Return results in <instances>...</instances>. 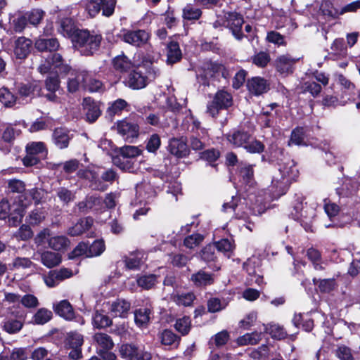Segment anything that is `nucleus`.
Instances as JSON below:
<instances>
[{
  "mask_svg": "<svg viewBox=\"0 0 360 360\" xmlns=\"http://www.w3.org/2000/svg\"><path fill=\"white\" fill-rule=\"evenodd\" d=\"M101 200L95 196L87 197L85 200L79 202L78 207L82 212H87L89 210L95 209L101 204Z\"/></svg>",
  "mask_w": 360,
  "mask_h": 360,
  "instance_id": "nucleus-38",
  "label": "nucleus"
},
{
  "mask_svg": "<svg viewBox=\"0 0 360 360\" xmlns=\"http://www.w3.org/2000/svg\"><path fill=\"white\" fill-rule=\"evenodd\" d=\"M262 339V333L254 332L251 333H246L237 339V343L239 345H256Z\"/></svg>",
  "mask_w": 360,
  "mask_h": 360,
  "instance_id": "nucleus-35",
  "label": "nucleus"
},
{
  "mask_svg": "<svg viewBox=\"0 0 360 360\" xmlns=\"http://www.w3.org/2000/svg\"><path fill=\"white\" fill-rule=\"evenodd\" d=\"M174 327L176 330L183 335L188 334L191 329V320L189 317L184 316L178 319Z\"/></svg>",
  "mask_w": 360,
  "mask_h": 360,
  "instance_id": "nucleus-45",
  "label": "nucleus"
},
{
  "mask_svg": "<svg viewBox=\"0 0 360 360\" xmlns=\"http://www.w3.org/2000/svg\"><path fill=\"white\" fill-rule=\"evenodd\" d=\"M191 281L195 286L203 287L211 285L214 281V278L212 274L200 270L191 275Z\"/></svg>",
  "mask_w": 360,
  "mask_h": 360,
  "instance_id": "nucleus-23",
  "label": "nucleus"
},
{
  "mask_svg": "<svg viewBox=\"0 0 360 360\" xmlns=\"http://www.w3.org/2000/svg\"><path fill=\"white\" fill-rule=\"evenodd\" d=\"M201 15V10L191 4L186 6L183 9V18L186 20H198Z\"/></svg>",
  "mask_w": 360,
  "mask_h": 360,
  "instance_id": "nucleus-43",
  "label": "nucleus"
},
{
  "mask_svg": "<svg viewBox=\"0 0 360 360\" xmlns=\"http://www.w3.org/2000/svg\"><path fill=\"white\" fill-rule=\"evenodd\" d=\"M58 31L64 37H70L75 36L78 30H75L73 21L70 18H67L61 20Z\"/></svg>",
  "mask_w": 360,
  "mask_h": 360,
  "instance_id": "nucleus-34",
  "label": "nucleus"
},
{
  "mask_svg": "<svg viewBox=\"0 0 360 360\" xmlns=\"http://www.w3.org/2000/svg\"><path fill=\"white\" fill-rule=\"evenodd\" d=\"M0 101L6 107H12L16 103V98L7 88H1Z\"/></svg>",
  "mask_w": 360,
  "mask_h": 360,
  "instance_id": "nucleus-42",
  "label": "nucleus"
},
{
  "mask_svg": "<svg viewBox=\"0 0 360 360\" xmlns=\"http://www.w3.org/2000/svg\"><path fill=\"white\" fill-rule=\"evenodd\" d=\"M142 150L137 146H125L120 149V155L126 158H134L140 155Z\"/></svg>",
  "mask_w": 360,
  "mask_h": 360,
  "instance_id": "nucleus-46",
  "label": "nucleus"
},
{
  "mask_svg": "<svg viewBox=\"0 0 360 360\" xmlns=\"http://www.w3.org/2000/svg\"><path fill=\"white\" fill-rule=\"evenodd\" d=\"M53 316L52 311L46 308H40L33 315L32 323L37 325H44L49 322Z\"/></svg>",
  "mask_w": 360,
  "mask_h": 360,
  "instance_id": "nucleus-32",
  "label": "nucleus"
},
{
  "mask_svg": "<svg viewBox=\"0 0 360 360\" xmlns=\"http://www.w3.org/2000/svg\"><path fill=\"white\" fill-rule=\"evenodd\" d=\"M68 341L71 348L80 347L83 344V336L76 332H70L68 334Z\"/></svg>",
  "mask_w": 360,
  "mask_h": 360,
  "instance_id": "nucleus-61",
  "label": "nucleus"
},
{
  "mask_svg": "<svg viewBox=\"0 0 360 360\" xmlns=\"http://www.w3.org/2000/svg\"><path fill=\"white\" fill-rule=\"evenodd\" d=\"M78 176L86 179H88L91 184V186L94 189L104 191L106 189L107 186L102 184L98 177V173L94 169L79 170L77 173Z\"/></svg>",
  "mask_w": 360,
  "mask_h": 360,
  "instance_id": "nucleus-18",
  "label": "nucleus"
},
{
  "mask_svg": "<svg viewBox=\"0 0 360 360\" xmlns=\"http://www.w3.org/2000/svg\"><path fill=\"white\" fill-rule=\"evenodd\" d=\"M233 103L232 96L227 91H218L213 101L207 105V112L215 117L221 109H226Z\"/></svg>",
  "mask_w": 360,
  "mask_h": 360,
  "instance_id": "nucleus-5",
  "label": "nucleus"
},
{
  "mask_svg": "<svg viewBox=\"0 0 360 360\" xmlns=\"http://www.w3.org/2000/svg\"><path fill=\"white\" fill-rule=\"evenodd\" d=\"M150 310L149 309H139L134 313V319L137 325L141 326L146 325L150 320Z\"/></svg>",
  "mask_w": 360,
  "mask_h": 360,
  "instance_id": "nucleus-41",
  "label": "nucleus"
},
{
  "mask_svg": "<svg viewBox=\"0 0 360 360\" xmlns=\"http://www.w3.org/2000/svg\"><path fill=\"white\" fill-rule=\"evenodd\" d=\"M62 60V56L59 53H54L52 56L51 64L54 69L58 68L60 72H68L70 68L68 65H63Z\"/></svg>",
  "mask_w": 360,
  "mask_h": 360,
  "instance_id": "nucleus-54",
  "label": "nucleus"
},
{
  "mask_svg": "<svg viewBox=\"0 0 360 360\" xmlns=\"http://www.w3.org/2000/svg\"><path fill=\"white\" fill-rule=\"evenodd\" d=\"M131 304L124 300H117L111 304L110 311L114 316L124 318L128 314Z\"/></svg>",
  "mask_w": 360,
  "mask_h": 360,
  "instance_id": "nucleus-21",
  "label": "nucleus"
},
{
  "mask_svg": "<svg viewBox=\"0 0 360 360\" xmlns=\"http://www.w3.org/2000/svg\"><path fill=\"white\" fill-rule=\"evenodd\" d=\"M120 353L121 356L127 360L151 359L150 353L145 351L144 348L131 344L122 345L120 348Z\"/></svg>",
  "mask_w": 360,
  "mask_h": 360,
  "instance_id": "nucleus-6",
  "label": "nucleus"
},
{
  "mask_svg": "<svg viewBox=\"0 0 360 360\" xmlns=\"http://www.w3.org/2000/svg\"><path fill=\"white\" fill-rule=\"evenodd\" d=\"M302 89L303 92H308L314 97L318 96L321 91V86L313 81H308L304 82L302 84Z\"/></svg>",
  "mask_w": 360,
  "mask_h": 360,
  "instance_id": "nucleus-48",
  "label": "nucleus"
},
{
  "mask_svg": "<svg viewBox=\"0 0 360 360\" xmlns=\"http://www.w3.org/2000/svg\"><path fill=\"white\" fill-rule=\"evenodd\" d=\"M320 11L323 15L331 19L337 18L340 15L345 14L342 8L337 9L329 0L322 1L320 6Z\"/></svg>",
  "mask_w": 360,
  "mask_h": 360,
  "instance_id": "nucleus-24",
  "label": "nucleus"
},
{
  "mask_svg": "<svg viewBox=\"0 0 360 360\" xmlns=\"http://www.w3.org/2000/svg\"><path fill=\"white\" fill-rule=\"evenodd\" d=\"M203 236L199 233H195L186 237L184 239V245L190 249L198 246L203 240Z\"/></svg>",
  "mask_w": 360,
  "mask_h": 360,
  "instance_id": "nucleus-59",
  "label": "nucleus"
},
{
  "mask_svg": "<svg viewBox=\"0 0 360 360\" xmlns=\"http://www.w3.org/2000/svg\"><path fill=\"white\" fill-rule=\"evenodd\" d=\"M92 324L96 328H103L110 326L112 321L106 314L96 311L92 316Z\"/></svg>",
  "mask_w": 360,
  "mask_h": 360,
  "instance_id": "nucleus-33",
  "label": "nucleus"
},
{
  "mask_svg": "<svg viewBox=\"0 0 360 360\" xmlns=\"http://www.w3.org/2000/svg\"><path fill=\"white\" fill-rule=\"evenodd\" d=\"M68 73L70 75L68 81V89L70 92L77 91L82 85L84 86L87 78V73L86 72H77L70 69Z\"/></svg>",
  "mask_w": 360,
  "mask_h": 360,
  "instance_id": "nucleus-12",
  "label": "nucleus"
},
{
  "mask_svg": "<svg viewBox=\"0 0 360 360\" xmlns=\"http://www.w3.org/2000/svg\"><path fill=\"white\" fill-rule=\"evenodd\" d=\"M161 342L165 345H175L179 341V338L171 330H165L161 334Z\"/></svg>",
  "mask_w": 360,
  "mask_h": 360,
  "instance_id": "nucleus-53",
  "label": "nucleus"
},
{
  "mask_svg": "<svg viewBox=\"0 0 360 360\" xmlns=\"http://www.w3.org/2000/svg\"><path fill=\"white\" fill-rule=\"evenodd\" d=\"M336 356L340 360H354L350 349L345 345H340L336 349Z\"/></svg>",
  "mask_w": 360,
  "mask_h": 360,
  "instance_id": "nucleus-64",
  "label": "nucleus"
},
{
  "mask_svg": "<svg viewBox=\"0 0 360 360\" xmlns=\"http://www.w3.org/2000/svg\"><path fill=\"white\" fill-rule=\"evenodd\" d=\"M20 302L26 308H36L39 304L37 297L32 294H27L22 297Z\"/></svg>",
  "mask_w": 360,
  "mask_h": 360,
  "instance_id": "nucleus-60",
  "label": "nucleus"
},
{
  "mask_svg": "<svg viewBox=\"0 0 360 360\" xmlns=\"http://www.w3.org/2000/svg\"><path fill=\"white\" fill-rule=\"evenodd\" d=\"M195 296L192 292L185 294L176 295L174 296V301L179 305L190 306Z\"/></svg>",
  "mask_w": 360,
  "mask_h": 360,
  "instance_id": "nucleus-51",
  "label": "nucleus"
},
{
  "mask_svg": "<svg viewBox=\"0 0 360 360\" xmlns=\"http://www.w3.org/2000/svg\"><path fill=\"white\" fill-rule=\"evenodd\" d=\"M137 285L143 290L153 288L157 283V276L154 274L143 275L136 279Z\"/></svg>",
  "mask_w": 360,
  "mask_h": 360,
  "instance_id": "nucleus-36",
  "label": "nucleus"
},
{
  "mask_svg": "<svg viewBox=\"0 0 360 360\" xmlns=\"http://www.w3.org/2000/svg\"><path fill=\"white\" fill-rule=\"evenodd\" d=\"M27 204L22 202L21 205H11L8 200H2L0 202V219H4L10 214L9 223L15 226L21 222Z\"/></svg>",
  "mask_w": 360,
  "mask_h": 360,
  "instance_id": "nucleus-4",
  "label": "nucleus"
},
{
  "mask_svg": "<svg viewBox=\"0 0 360 360\" xmlns=\"http://www.w3.org/2000/svg\"><path fill=\"white\" fill-rule=\"evenodd\" d=\"M243 22V18L240 15L236 13H229L224 16H218V19L214 23V27L224 26L229 27L233 35L237 39H240L243 37L241 27Z\"/></svg>",
  "mask_w": 360,
  "mask_h": 360,
  "instance_id": "nucleus-3",
  "label": "nucleus"
},
{
  "mask_svg": "<svg viewBox=\"0 0 360 360\" xmlns=\"http://www.w3.org/2000/svg\"><path fill=\"white\" fill-rule=\"evenodd\" d=\"M299 171L294 160L285 158L278 163V172L274 174L271 187L276 196L283 195L290 184L298 176Z\"/></svg>",
  "mask_w": 360,
  "mask_h": 360,
  "instance_id": "nucleus-1",
  "label": "nucleus"
},
{
  "mask_svg": "<svg viewBox=\"0 0 360 360\" xmlns=\"http://www.w3.org/2000/svg\"><path fill=\"white\" fill-rule=\"evenodd\" d=\"M117 130L126 141L137 138L139 132L138 124L127 120H123L117 122Z\"/></svg>",
  "mask_w": 360,
  "mask_h": 360,
  "instance_id": "nucleus-8",
  "label": "nucleus"
},
{
  "mask_svg": "<svg viewBox=\"0 0 360 360\" xmlns=\"http://www.w3.org/2000/svg\"><path fill=\"white\" fill-rule=\"evenodd\" d=\"M71 137L69 131L64 128L56 129L53 134V139L55 145L60 148H67Z\"/></svg>",
  "mask_w": 360,
  "mask_h": 360,
  "instance_id": "nucleus-20",
  "label": "nucleus"
},
{
  "mask_svg": "<svg viewBox=\"0 0 360 360\" xmlns=\"http://www.w3.org/2000/svg\"><path fill=\"white\" fill-rule=\"evenodd\" d=\"M127 106V102L124 99H117L112 103L108 108L107 112L110 115L120 113Z\"/></svg>",
  "mask_w": 360,
  "mask_h": 360,
  "instance_id": "nucleus-52",
  "label": "nucleus"
},
{
  "mask_svg": "<svg viewBox=\"0 0 360 360\" xmlns=\"http://www.w3.org/2000/svg\"><path fill=\"white\" fill-rule=\"evenodd\" d=\"M204 77L210 78L214 77L216 74L221 72L224 70L223 65L214 63H207L203 66Z\"/></svg>",
  "mask_w": 360,
  "mask_h": 360,
  "instance_id": "nucleus-44",
  "label": "nucleus"
},
{
  "mask_svg": "<svg viewBox=\"0 0 360 360\" xmlns=\"http://www.w3.org/2000/svg\"><path fill=\"white\" fill-rule=\"evenodd\" d=\"M105 250L104 242L102 240H95L89 247L87 257L100 255Z\"/></svg>",
  "mask_w": 360,
  "mask_h": 360,
  "instance_id": "nucleus-47",
  "label": "nucleus"
},
{
  "mask_svg": "<svg viewBox=\"0 0 360 360\" xmlns=\"http://www.w3.org/2000/svg\"><path fill=\"white\" fill-rule=\"evenodd\" d=\"M167 63L173 64L178 62L181 58V51L179 49L178 42L171 40L167 46Z\"/></svg>",
  "mask_w": 360,
  "mask_h": 360,
  "instance_id": "nucleus-27",
  "label": "nucleus"
},
{
  "mask_svg": "<svg viewBox=\"0 0 360 360\" xmlns=\"http://www.w3.org/2000/svg\"><path fill=\"white\" fill-rule=\"evenodd\" d=\"M169 152L178 158H183L189 155L190 150L186 141L183 139L173 138L169 140L168 145Z\"/></svg>",
  "mask_w": 360,
  "mask_h": 360,
  "instance_id": "nucleus-10",
  "label": "nucleus"
},
{
  "mask_svg": "<svg viewBox=\"0 0 360 360\" xmlns=\"http://www.w3.org/2000/svg\"><path fill=\"white\" fill-rule=\"evenodd\" d=\"M28 154L35 155L39 158H44L46 155V149L42 142H32L26 146Z\"/></svg>",
  "mask_w": 360,
  "mask_h": 360,
  "instance_id": "nucleus-37",
  "label": "nucleus"
},
{
  "mask_svg": "<svg viewBox=\"0 0 360 360\" xmlns=\"http://www.w3.org/2000/svg\"><path fill=\"white\" fill-rule=\"evenodd\" d=\"M41 261L48 268H52L61 262V256L58 253L46 251L41 254Z\"/></svg>",
  "mask_w": 360,
  "mask_h": 360,
  "instance_id": "nucleus-31",
  "label": "nucleus"
},
{
  "mask_svg": "<svg viewBox=\"0 0 360 360\" xmlns=\"http://www.w3.org/2000/svg\"><path fill=\"white\" fill-rule=\"evenodd\" d=\"M338 83L340 85L341 89L344 92L352 94L355 90V85L349 79L342 75H338Z\"/></svg>",
  "mask_w": 360,
  "mask_h": 360,
  "instance_id": "nucleus-49",
  "label": "nucleus"
},
{
  "mask_svg": "<svg viewBox=\"0 0 360 360\" xmlns=\"http://www.w3.org/2000/svg\"><path fill=\"white\" fill-rule=\"evenodd\" d=\"M215 249V245L214 244L208 245L205 247L201 251L202 259L207 262L213 261L216 257Z\"/></svg>",
  "mask_w": 360,
  "mask_h": 360,
  "instance_id": "nucleus-62",
  "label": "nucleus"
},
{
  "mask_svg": "<svg viewBox=\"0 0 360 360\" xmlns=\"http://www.w3.org/2000/svg\"><path fill=\"white\" fill-rule=\"evenodd\" d=\"M149 34L143 30H123L122 39L132 46L139 47L147 43Z\"/></svg>",
  "mask_w": 360,
  "mask_h": 360,
  "instance_id": "nucleus-7",
  "label": "nucleus"
},
{
  "mask_svg": "<svg viewBox=\"0 0 360 360\" xmlns=\"http://www.w3.org/2000/svg\"><path fill=\"white\" fill-rule=\"evenodd\" d=\"M146 255L142 251L130 252L124 257L126 268L131 270H138L146 261Z\"/></svg>",
  "mask_w": 360,
  "mask_h": 360,
  "instance_id": "nucleus-11",
  "label": "nucleus"
},
{
  "mask_svg": "<svg viewBox=\"0 0 360 360\" xmlns=\"http://www.w3.org/2000/svg\"><path fill=\"white\" fill-rule=\"evenodd\" d=\"M53 309L54 311L60 316L63 317L67 320H72L75 318V313L71 304L66 300H61L60 302L54 304ZM76 321L79 322L81 325L85 323V321L82 316H76Z\"/></svg>",
  "mask_w": 360,
  "mask_h": 360,
  "instance_id": "nucleus-9",
  "label": "nucleus"
},
{
  "mask_svg": "<svg viewBox=\"0 0 360 360\" xmlns=\"http://www.w3.org/2000/svg\"><path fill=\"white\" fill-rule=\"evenodd\" d=\"M102 0H90L86 4V10L91 17H94L101 9Z\"/></svg>",
  "mask_w": 360,
  "mask_h": 360,
  "instance_id": "nucleus-63",
  "label": "nucleus"
},
{
  "mask_svg": "<svg viewBox=\"0 0 360 360\" xmlns=\"http://www.w3.org/2000/svg\"><path fill=\"white\" fill-rule=\"evenodd\" d=\"M219 155L220 153L218 150L211 148L202 152L200 154V158L203 160L212 163L215 162L219 158Z\"/></svg>",
  "mask_w": 360,
  "mask_h": 360,
  "instance_id": "nucleus-57",
  "label": "nucleus"
},
{
  "mask_svg": "<svg viewBox=\"0 0 360 360\" xmlns=\"http://www.w3.org/2000/svg\"><path fill=\"white\" fill-rule=\"evenodd\" d=\"M44 16V12L40 9H33L26 15V18L32 25H37Z\"/></svg>",
  "mask_w": 360,
  "mask_h": 360,
  "instance_id": "nucleus-50",
  "label": "nucleus"
},
{
  "mask_svg": "<svg viewBox=\"0 0 360 360\" xmlns=\"http://www.w3.org/2000/svg\"><path fill=\"white\" fill-rule=\"evenodd\" d=\"M45 219L44 211L35 209L31 212L28 217V222L32 225H37Z\"/></svg>",
  "mask_w": 360,
  "mask_h": 360,
  "instance_id": "nucleus-58",
  "label": "nucleus"
},
{
  "mask_svg": "<svg viewBox=\"0 0 360 360\" xmlns=\"http://www.w3.org/2000/svg\"><path fill=\"white\" fill-rule=\"evenodd\" d=\"M207 136L205 129H200V131H197L193 134L189 138V145L193 150H200L205 147V139Z\"/></svg>",
  "mask_w": 360,
  "mask_h": 360,
  "instance_id": "nucleus-28",
  "label": "nucleus"
},
{
  "mask_svg": "<svg viewBox=\"0 0 360 360\" xmlns=\"http://www.w3.org/2000/svg\"><path fill=\"white\" fill-rule=\"evenodd\" d=\"M35 47L40 51H55L59 48V43L55 38H39L35 41Z\"/></svg>",
  "mask_w": 360,
  "mask_h": 360,
  "instance_id": "nucleus-25",
  "label": "nucleus"
},
{
  "mask_svg": "<svg viewBox=\"0 0 360 360\" xmlns=\"http://www.w3.org/2000/svg\"><path fill=\"white\" fill-rule=\"evenodd\" d=\"M227 305V303L224 300L221 301L218 298H211L208 300L207 307L210 312L214 313L221 311L224 309Z\"/></svg>",
  "mask_w": 360,
  "mask_h": 360,
  "instance_id": "nucleus-55",
  "label": "nucleus"
},
{
  "mask_svg": "<svg viewBox=\"0 0 360 360\" xmlns=\"http://www.w3.org/2000/svg\"><path fill=\"white\" fill-rule=\"evenodd\" d=\"M32 44L30 39L23 37L17 39L15 41L13 51L16 58L20 59L25 58L30 53Z\"/></svg>",
  "mask_w": 360,
  "mask_h": 360,
  "instance_id": "nucleus-16",
  "label": "nucleus"
},
{
  "mask_svg": "<svg viewBox=\"0 0 360 360\" xmlns=\"http://www.w3.org/2000/svg\"><path fill=\"white\" fill-rule=\"evenodd\" d=\"M127 84L134 89L144 88L147 84V77L140 71L134 70L128 77Z\"/></svg>",
  "mask_w": 360,
  "mask_h": 360,
  "instance_id": "nucleus-19",
  "label": "nucleus"
},
{
  "mask_svg": "<svg viewBox=\"0 0 360 360\" xmlns=\"http://www.w3.org/2000/svg\"><path fill=\"white\" fill-rule=\"evenodd\" d=\"M347 55L343 39H336L330 46V56L333 60L345 58Z\"/></svg>",
  "mask_w": 360,
  "mask_h": 360,
  "instance_id": "nucleus-26",
  "label": "nucleus"
},
{
  "mask_svg": "<svg viewBox=\"0 0 360 360\" xmlns=\"http://www.w3.org/2000/svg\"><path fill=\"white\" fill-rule=\"evenodd\" d=\"M114 68L119 71L124 72L131 67V62L124 55H120L113 59Z\"/></svg>",
  "mask_w": 360,
  "mask_h": 360,
  "instance_id": "nucleus-39",
  "label": "nucleus"
},
{
  "mask_svg": "<svg viewBox=\"0 0 360 360\" xmlns=\"http://www.w3.org/2000/svg\"><path fill=\"white\" fill-rule=\"evenodd\" d=\"M94 340L99 347V352L110 350L114 347V342L108 334L97 333L94 335Z\"/></svg>",
  "mask_w": 360,
  "mask_h": 360,
  "instance_id": "nucleus-30",
  "label": "nucleus"
},
{
  "mask_svg": "<svg viewBox=\"0 0 360 360\" xmlns=\"http://www.w3.org/2000/svg\"><path fill=\"white\" fill-rule=\"evenodd\" d=\"M101 39L99 34H91L86 30H78L74 37L73 43L81 54L89 56L98 50Z\"/></svg>",
  "mask_w": 360,
  "mask_h": 360,
  "instance_id": "nucleus-2",
  "label": "nucleus"
},
{
  "mask_svg": "<svg viewBox=\"0 0 360 360\" xmlns=\"http://www.w3.org/2000/svg\"><path fill=\"white\" fill-rule=\"evenodd\" d=\"M49 247L56 251L65 250L70 245V240L65 236H51L48 239Z\"/></svg>",
  "mask_w": 360,
  "mask_h": 360,
  "instance_id": "nucleus-29",
  "label": "nucleus"
},
{
  "mask_svg": "<svg viewBox=\"0 0 360 360\" xmlns=\"http://www.w3.org/2000/svg\"><path fill=\"white\" fill-rule=\"evenodd\" d=\"M250 135L244 130L234 129L226 135L228 141L235 147H245L250 141Z\"/></svg>",
  "mask_w": 360,
  "mask_h": 360,
  "instance_id": "nucleus-13",
  "label": "nucleus"
},
{
  "mask_svg": "<svg viewBox=\"0 0 360 360\" xmlns=\"http://www.w3.org/2000/svg\"><path fill=\"white\" fill-rule=\"evenodd\" d=\"M297 60L289 55H282L275 61L276 68L280 74L287 75L292 72L293 66Z\"/></svg>",
  "mask_w": 360,
  "mask_h": 360,
  "instance_id": "nucleus-15",
  "label": "nucleus"
},
{
  "mask_svg": "<svg viewBox=\"0 0 360 360\" xmlns=\"http://www.w3.org/2000/svg\"><path fill=\"white\" fill-rule=\"evenodd\" d=\"M92 224V218L86 217L85 219H82L73 226L68 229V233L71 236H77L81 235L86 231H88L91 227Z\"/></svg>",
  "mask_w": 360,
  "mask_h": 360,
  "instance_id": "nucleus-22",
  "label": "nucleus"
},
{
  "mask_svg": "<svg viewBox=\"0 0 360 360\" xmlns=\"http://www.w3.org/2000/svg\"><path fill=\"white\" fill-rule=\"evenodd\" d=\"M247 86L249 91L255 96L266 93L269 89L266 80L258 77L248 80Z\"/></svg>",
  "mask_w": 360,
  "mask_h": 360,
  "instance_id": "nucleus-17",
  "label": "nucleus"
},
{
  "mask_svg": "<svg viewBox=\"0 0 360 360\" xmlns=\"http://www.w3.org/2000/svg\"><path fill=\"white\" fill-rule=\"evenodd\" d=\"M276 115V112L264 111L258 115L257 122L262 127H271L274 125Z\"/></svg>",
  "mask_w": 360,
  "mask_h": 360,
  "instance_id": "nucleus-40",
  "label": "nucleus"
},
{
  "mask_svg": "<svg viewBox=\"0 0 360 360\" xmlns=\"http://www.w3.org/2000/svg\"><path fill=\"white\" fill-rule=\"evenodd\" d=\"M83 107L86 112V120L89 122H95L101 114L98 104L91 98H84Z\"/></svg>",
  "mask_w": 360,
  "mask_h": 360,
  "instance_id": "nucleus-14",
  "label": "nucleus"
},
{
  "mask_svg": "<svg viewBox=\"0 0 360 360\" xmlns=\"http://www.w3.org/2000/svg\"><path fill=\"white\" fill-rule=\"evenodd\" d=\"M266 330L271 334V337L278 340L283 339L285 337L286 333L281 326L278 324H270Z\"/></svg>",
  "mask_w": 360,
  "mask_h": 360,
  "instance_id": "nucleus-56",
  "label": "nucleus"
}]
</instances>
